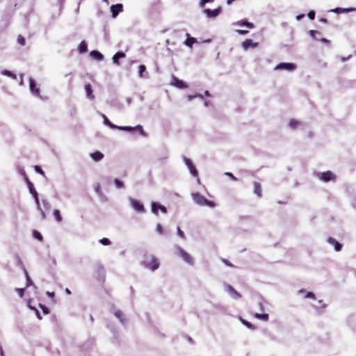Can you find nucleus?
I'll return each instance as SVG.
<instances>
[{
  "label": "nucleus",
  "mask_w": 356,
  "mask_h": 356,
  "mask_svg": "<svg viewBox=\"0 0 356 356\" xmlns=\"http://www.w3.org/2000/svg\"><path fill=\"white\" fill-rule=\"evenodd\" d=\"M94 189H95V193H97V195H98V197L100 198V200L102 201H106V197L104 196V195L103 194V193L101 191V186H100V184L99 183H97L94 186Z\"/></svg>",
  "instance_id": "18"
},
{
  "label": "nucleus",
  "mask_w": 356,
  "mask_h": 356,
  "mask_svg": "<svg viewBox=\"0 0 356 356\" xmlns=\"http://www.w3.org/2000/svg\"><path fill=\"white\" fill-rule=\"evenodd\" d=\"M0 356H4L3 348H2V346L1 344H0Z\"/></svg>",
  "instance_id": "60"
},
{
  "label": "nucleus",
  "mask_w": 356,
  "mask_h": 356,
  "mask_svg": "<svg viewBox=\"0 0 356 356\" xmlns=\"http://www.w3.org/2000/svg\"><path fill=\"white\" fill-rule=\"evenodd\" d=\"M238 34L240 35H245L248 33V31L247 30H241V29H238L236 31Z\"/></svg>",
  "instance_id": "53"
},
{
  "label": "nucleus",
  "mask_w": 356,
  "mask_h": 356,
  "mask_svg": "<svg viewBox=\"0 0 356 356\" xmlns=\"http://www.w3.org/2000/svg\"><path fill=\"white\" fill-rule=\"evenodd\" d=\"M113 314L115 316V317L118 318L122 324L124 323L125 318H124L123 313L121 311L115 310Z\"/></svg>",
  "instance_id": "26"
},
{
  "label": "nucleus",
  "mask_w": 356,
  "mask_h": 356,
  "mask_svg": "<svg viewBox=\"0 0 356 356\" xmlns=\"http://www.w3.org/2000/svg\"><path fill=\"white\" fill-rule=\"evenodd\" d=\"M15 291L17 292L18 295L22 298L24 296V289L20 288H17Z\"/></svg>",
  "instance_id": "49"
},
{
  "label": "nucleus",
  "mask_w": 356,
  "mask_h": 356,
  "mask_svg": "<svg viewBox=\"0 0 356 356\" xmlns=\"http://www.w3.org/2000/svg\"><path fill=\"white\" fill-rule=\"evenodd\" d=\"M29 286H33L34 288H36V286L33 283L30 277H28V279H26V287Z\"/></svg>",
  "instance_id": "47"
},
{
  "label": "nucleus",
  "mask_w": 356,
  "mask_h": 356,
  "mask_svg": "<svg viewBox=\"0 0 356 356\" xmlns=\"http://www.w3.org/2000/svg\"><path fill=\"white\" fill-rule=\"evenodd\" d=\"M33 236L37 238L38 240H39L40 241H42V234L38 232V231H35L34 230L33 232Z\"/></svg>",
  "instance_id": "36"
},
{
  "label": "nucleus",
  "mask_w": 356,
  "mask_h": 356,
  "mask_svg": "<svg viewBox=\"0 0 356 356\" xmlns=\"http://www.w3.org/2000/svg\"><path fill=\"white\" fill-rule=\"evenodd\" d=\"M85 90L86 92V97L88 99L92 100L95 99V96L93 95V90L92 89V87L90 84H86L85 85Z\"/></svg>",
  "instance_id": "21"
},
{
  "label": "nucleus",
  "mask_w": 356,
  "mask_h": 356,
  "mask_svg": "<svg viewBox=\"0 0 356 356\" xmlns=\"http://www.w3.org/2000/svg\"><path fill=\"white\" fill-rule=\"evenodd\" d=\"M90 157L94 161L98 162L104 158V154L101 152L96 151L90 154Z\"/></svg>",
  "instance_id": "20"
},
{
  "label": "nucleus",
  "mask_w": 356,
  "mask_h": 356,
  "mask_svg": "<svg viewBox=\"0 0 356 356\" xmlns=\"http://www.w3.org/2000/svg\"><path fill=\"white\" fill-rule=\"evenodd\" d=\"M305 298H313V299H314V298H315V295H314V293H312V292H307V294H306V296H305Z\"/></svg>",
  "instance_id": "52"
},
{
  "label": "nucleus",
  "mask_w": 356,
  "mask_h": 356,
  "mask_svg": "<svg viewBox=\"0 0 356 356\" xmlns=\"http://www.w3.org/2000/svg\"><path fill=\"white\" fill-rule=\"evenodd\" d=\"M79 51L80 53H85L87 51V44L84 40L81 41L79 44Z\"/></svg>",
  "instance_id": "29"
},
{
  "label": "nucleus",
  "mask_w": 356,
  "mask_h": 356,
  "mask_svg": "<svg viewBox=\"0 0 356 356\" xmlns=\"http://www.w3.org/2000/svg\"><path fill=\"white\" fill-rule=\"evenodd\" d=\"M120 129V130H122V131H139L140 134L142 135V136H146L143 129V127L141 125H137L136 127H129V126H124V127H120V126H118L117 129Z\"/></svg>",
  "instance_id": "5"
},
{
  "label": "nucleus",
  "mask_w": 356,
  "mask_h": 356,
  "mask_svg": "<svg viewBox=\"0 0 356 356\" xmlns=\"http://www.w3.org/2000/svg\"><path fill=\"white\" fill-rule=\"evenodd\" d=\"M175 248L178 255L181 257L185 262L191 265L193 264V258L186 252H185L179 246H176Z\"/></svg>",
  "instance_id": "4"
},
{
  "label": "nucleus",
  "mask_w": 356,
  "mask_h": 356,
  "mask_svg": "<svg viewBox=\"0 0 356 356\" xmlns=\"http://www.w3.org/2000/svg\"><path fill=\"white\" fill-rule=\"evenodd\" d=\"M28 186H29V192L33 196V198H34L35 202V203L37 204L38 209L40 211V214H41L42 218V219H45L46 218V213H45L44 211L42 210L40 208V207L38 195V193H37L36 190L35 189V188L33 186V184L31 182L29 181L28 182Z\"/></svg>",
  "instance_id": "3"
},
{
  "label": "nucleus",
  "mask_w": 356,
  "mask_h": 356,
  "mask_svg": "<svg viewBox=\"0 0 356 356\" xmlns=\"http://www.w3.org/2000/svg\"><path fill=\"white\" fill-rule=\"evenodd\" d=\"M46 294L51 298H53L54 297V292H49L47 291Z\"/></svg>",
  "instance_id": "54"
},
{
  "label": "nucleus",
  "mask_w": 356,
  "mask_h": 356,
  "mask_svg": "<svg viewBox=\"0 0 356 356\" xmlns=\"http://www.w3.org/2000/svg\"><path fill=\"white\" fill-rule=\"evenodd\" d=\"M214 0H200V7L203 8L207 3L212 2Z\"/></svg>",
  "instance_id": "42"
},
{
  "label": "nucleus",
  "mask_w": 356,
  "mask_h": 356,
  "mask_svg": "<svg viewBox=\"0 0 356 356\" xmlns=\"http://www.w3.org/2000/svg\"><path fill=\"white\" fill-rule=\"evenodd\" d=\"M356 10V8H336L334 9H332L330 12L334 13H350L352 11Z\"/></svg>",
  "instance_id": "19"
},
{
  "label": "nucleus",
  "mask_w": 356,
  "mask_h": 356,
  "mask_svg": "<svg viewBox=\"0 0 356 356\" xmlns=\"http://www.w3.org/2000/svg\"><path fill=\"white\" fill-rule=\"evenodd\" d=\"M35 314H36L37 318L39 320L42 319V316H41V315H40V312H39V311L38 309L35 311Z\"/></svg>",
  "instance_id": "55"
},
{
  "label": "nucleus",
  "mask_w": 356,
  "mask_h": 356,
  "mask_svg": "<svg viewBox=\"0 0 356 356\" xmlns=\"http://www.w3.org/2000/svg\"><path fill=\"white\" fill-rule=\"evenodd\" d=\"M299 124V122L296 120H291L289 122V126L292 129H295L298 124Z\"/></svg>",
  "instance_id": "37"
},
{
  "label": "nucleus",
  "mask_w": 356,
  "mask_h": 356,
  "mask_svg": "<svg viewBox=\"0 0 356 356\" xmlns=\"http://www.w3.org/2000/svg\"><path fill=\"white\" fill-rule=\"evenodd\" d=\"M1 74L3 75L10 76V77L13 78V79H15L17 78L16 75L15 74H13L12 72L7 70H3L1 72Z\"/></svg>",
  "instance_id": "30"
},
{
  "label": "nucleus",
  "mask_w": 356,
  "mask_h": 356,
  "mask_svg": "<svg viewBox=\"0 0 356 356\" xmlns=\"http://www.w3.org/2000/svg\"><path fill=\"white\" fill-rule=\"evenodd\" d=\"M90 54L92 58L97 60H102L104 58V56L100 52L95 50L90 51Z\"/></svg>",
  "instance_id": "24"
},
{
  "label": "nucleus",
  "mask_w": 356,
  "mask_h": 356,
  "mask_svg": "<svg viewBox=\"0 0 356 356\" xmlns=\"http://www.w3.org/2000/svg\"><path fill=\"white\" fill-rule=\"evenodd\" d=\"M195 97H199L200 99H203V95L202 94H195L194 95H188V99L189 101H191L192 99H193Z\"/></svg>",
  "instance_id": "40"
},
{
  "label": "nucleus",
  "mask_w": 356,
  "mask_h": 356,
  "mask_svg": "<svg viewBox=\"0 0 356 356\" xmlns=\"http://www.w3.org/2000/svg\"><path fill=\"white\" fill-rule=\"evenodd\" d=\"M159 209H160L164 213H165L167 212V209L165 207H164L157 202H152V213H154V214H157Z\"/></svg>",
  "instance_id": "12"
},
{
  "label": "nucleus",
  "mask_w": 356,
  "mask_h": 356,
  "mask_svg": "<svg viewBox=\"0 0 356 356\" xmlns=\"http://www.w3.org/2000/svg\"><path fill=\"white\" fill-rule=\"evenodd\" d=\"M42 202L46 210H49L50 209V205L47 200H42Z\"/></svg>",
  "instance_id": "48"
},
{
  "label": "nucleus",
  "mask_w": 356,
  "mask_h": 356,
  "mask_svg": "<svg viewBox=\"0 0 356 356\" xmlns=\"http://www.w3.org/2000/svg\"><path fill=\"white\" fill-rule=\"evenodd\" d=\"M114 184L118 188H122L124 187V183L118 179H114Z\"/></svg>",
  "instance_id": "34"
},
{
  "label": "nucleus",
  "mask_w": 356,
  "mask_h": 356,
  "mask_svg": "<svg viewBox=\"0 0 356 356\" xmlns=\"http://www.w3.org/2000/svg\"><path fill=\"white\" fill-rule=\"evenodd\" d=\"M242 323L243 325H245L248 328L253 329V326L250 322L245 321V320H242Z\"/></svg>",
  "instance_id": "45"
},
{
  "label": "nucleus",
  "mask_w": 356,
  "mask_h": 356,
  "mask_svg": "<svg viewBox=\"0 0 356 356\" xmlns=\"http://www.w3.org/2000/svg\"><path fill=\"white\" fill-rule=\"evenodd\" d=\"M187 39L185 40L184 44L188 47H192L193 43L196 42V39L195 38L190 37L188 33H186Z\"/></svg>",
  "instance_id": "25"
},
{
  "label": "nucleus",
  "mask_w": 356,
  "mask_h": 356,
  "mask_svg": "<svg viewBox=\"0 0 356 356\" xmlns=\"http://www.w3.org/2000/svg\"><path fill=\"white\" fill-rule=\"evenodd\" d=\"M102 117L104 119V123L105 124L108 125L111 129H117L118 126L113 124L112 122H111L105 115L102 114Z\"/></svg>",
  "instance_id": "27"
},
{
  "label": "nucleus",
  "mask_w": 356,
  "mask_h": 356,
  "mask_svg": "<svg viewBox=\"0 0 356 356\" xmlns=\"http://www.w3.org/2000/svg\"><path fill=\"white\" fill-rule=\"evenodd\" d=\"M192 197H193V201L197 204L200 205V206H207L211 208H213L216 205L213 202L206 199L204 196H202L199 193H193Z\"/></svg>",
  "instance_id": "2"
},
{
  "label": "nucleus",
  "mask_w": 356,
  "mask_h": 356,
  "mask_svg": "<svg viewBox=\"0 0 356 356\" xmlns=\"http://www.w3.org/2000/svg\"><path fill=\"white\" fill-rule=\"evenodd\" d=\"M98 270L99 272H102V273L104 272V268H103V266L102 265L98 266Z\"/></svg>",
  "instance_id": "58"
},
{
  "label": "nucleus",
  "mask_w": 356,
  "mask_h": 356,
  "mask_svg": "<svg viewBox=\"0 0 356 356\" xmlns=\"http://www.w3.org/2000/svg\"><path fill=\"white\" fill-rule=\"evenodd\" d=\"M35 171H36V172H38V173H40V174H41V175H44V171L40 168V166H38V165L35 166Z\"/></svg>",
  "instance_id": "51"
},
{
  "label": "nucleus",
  "mask_w": 356,
  "mask_h": 356,
  "mask_svg": "<svg viewBox=\"0 0 356 356\" xmlns=\"http://www.w3.org/2000/svg\"><path fill=\"white\" fill-rule=\"evenodd\" d=\"M296 69V65L291 63H280L275 67V70H284L287 71H293Z\"/></svg>",
  "instance_id": "6"
},
{
  "label": "nucleus",
  "mask_w": 356,
  "mask_h": 356,
  "mask_svg": "<svg viewBox=\"0 0 356 356\" xmlns=\"http://www.w3.org/2000/svg\"><path fill=\"white\" fill-rule=\"evenodd\" d=\"M225 287L233 298L239 299L241 297V294L238 293L231 285L227 284Z\"/></svg>",
  "instance_id": "14"
},
{
  "label": "nucleus",
  "mask_w": 356,
  "mask_h": 356,
  "mask_svg": "<svg viewBox=\"0 0 356 356\" xmlns=\"http://www.w3.org/2000/svg\"><path fill=\"white\" fill-rule=\"evenodd\" d=\"M184 162L185 165L188 167L191 174L193 177H197L198 172H197L195 166L193 164V162L191 161V160L189 159L188 158L184 157Z\"/></svg>",
  "instance_id": "7"
},
{
  "label": "nucleus",
  "mask_w": 356,
  "mask_h": 356,
  "mask_svg": "<svg viewBox=\"0 0 356 356\" xmlns=\"http://www.w3.org/2000/svg\"><path fill=\"white\" fill-rule=\"evenodd\" d=\"M236 24L239 26H245L249 29L254 28V24L252 23L247 22L245 20L238 21V22H236Z\"/></svg>",
  "instance_id": "28"
},
{
  "label": "nucleus",
  "mask_w": 356,
  "mask_h": 356,
  "mask_svg": "<svg viewBox=\"0 0 356 356\" xmlns=\"http://www.w3.org/2000/svg\"><path fill=\"white\" fill-rule=\"evenodd\" d=\"M225 175L229 177L232 180L236 181L237 179L234 177V175L231 172H225Z\"/></svg>",
  "instance_id": "46"
},
{
  "label": "nucleus",
  "mask_w": 356,
  "mask_h": 356,
  "mask_svg": "<svg viewBox=\"0 0 356 356\" xmlns=\"http://www.w3.org/2000/svg\"><path fill=\"white\" fill-rule=\"evenodd\" d=\"M305 17V15L304 14H301V15H298L296 16V19L297 20H300L301 19H302L303 17Z\"/></svg>",
  "instance_id": "56"
},
{
  "label": "nucleus",
  "mask_w": 356,
  "mask_h": 356,
  "mask_svg": "<svg viewBox=\"0 0 356 356\" xmlns=\"http://www.w3.org/2000/svg\"><path fill=\"white\" fill-rule=\"evenodd\" d=\"M40 307L42 309L44 314H48L49 313V309L45 305L40 304Z\"/></svg>",
  "instance_id": "41"
},
{
  "label": "nucleus",
  "mask_w": 356,
  "mask_h": 356,
  "mask_svg": "<svg viewBox=\"0 0 356 356\" xmlns=\"http://www.w3.org/2000/svg\"><path fill=\"white\" fill-rule=\"evenodd\" d=\"M125 57V54L122 51L117 52L113 56V62L115 64L119 65V59Z\"/></svg>",
  "instance_id": "22"
},
{
  "label": "nucleus",
  "mask_w": 356,
  "mask_h": 356,
  "mask_svg": "<svg viewBox=\"0 0 356 356\" xmlns=\"http://www.w3.org/2000/svg\"><path fill=\"white\" fill-rule=\"evenodd\" d=\"M222 11L221 7H218L215 10H210L209 8L204 9L203 13L207 15L209 18H214L217 17Z\"/></svg>",
  "instance_id": "9"
},
{
  "label": "nucleus",
  "mask_w": 356,
  "mask_h": 356,
  "mask_svg": "<svg viewBox=\"0 0 356 356\" xmlns=\"http://www.w3.org/2000/svg\"><path fill=\"white\" fill-rule=\"evenodd\" d=\"M257 42H253V41L250 39H247L242 43V47L245 50L248 49L250 47L252 48L257 47Z\"/></svg>",
  "instance_id": "16"
},
{
  "label": "nucleus",
  "mask_w": 356,
  "mask_h": 356,
  "mask_svg": "<svg viewBox=\"0 0 356 356\" xmlns=\"http://www.w3.org/2000/svg\"><path fill=\"white\" fill-rule=\"evenodd\" d=\"M255 316L257 318L265 321H268V314H256Z\"/></svg>",
  "instance_id": "32"
},
{
  "label": "nucleus",
  "mask_w": 356,
  "mask_h": 356,
  "mask_svg": "<svg viewBox=\"0 0 356 356\" xmlns=\"http://www.w3.org/2000/svg\"><path fill=\"white\" fill-rule=\"evenodd\" d=\"M319 178L322 181L326 182V181H329L332 179H334L335 178V176L332 172L327 171V172L321 173L319 175Z\"/></svg>",
  "instance_id": "11"
},
{
  "label": "nucleus",
  "mask_w": 356,
  "mask_h": 356,
  "mask_svg": "<svg viewBox=\"0 0 356 356\" xmlns=\"http://www.w3.org/2000/svg\"><path fill=\"white\" fill-rule=\"evenodd\" d=\"M24 274H25V276H26V279H28V277H30L29 275V273L27 272V270L26 269H24Z\"/></svg>",
  "instance_id": "62"
},
{
  "label": "nucleus",
  "mask_w": 356,
  "mask_h": 356,
  "mask_svg": "<svg viewBox=\"0 0 356 356\" xmlns=\"http://www.w3.org/2000/svg\"><path fill=\"white\" fill-rule=\"evenodd\" d=\"M156 232L160 234H163V227L161 225V224H157L156 225Z\"/></svg>",
  "instance_id": "50"
},
{
  "label": "nucleus",
  "mask_w": 356,
  "mask_h": 356,
  "mask_svg": "<svg viewBox=\"0 0 356 356\" xmlns=\"http://www.w3.org/2000/svg\"><path fill=\"white\" fill-rule=\"evenodd\" d=\"M309 33L310 36L312 37V38L314 40H320V38H318V36H316V34L321 35L320 32H318L317 31H314V30H310L309 31Z\"/></svg>",
  "instance_id": "31"
},
{
  "label": "nucleus",
  "mask_w": 356,
  "mask_h": 356,
  "mask_svg": "<svg viewBox=\"0 0 356 356\" xmlns=\"http://www.w3.org/2000/svg\"><path fill=\"white\" fill-rule=\"evenodd\" d=\"M29 307L31 309L34 310L35 312L37 310V309H36L35 307H33V306H31V305H29Z\"/></svg>",
  "instance_id": "64"
},
{
  "label": "nucleus",
  "mask_w": 356,
  "mask_h": 356,
  "mask_svg": "<svg viewBox=\"0 0 356 356\" xmlns=\"http://www.w3.org/2000/svg\"><path fill=\"white\" fill-rule=\"evenodd\" d=\"M307 17L313 20L315 18V12L314 10H311L308 13Z\"/></svg>",
  "instance_id": "43"
},
{
  "label": "nucleus",
  "mask_w": 356,
  "mask_h": 356,
  "mask_svg": "<svg viewBox=\"0 0 356 356\" xmlns=\"http://www.w3.org/2000/svg\"><path fill=\"white\" fill-rule=\"evenodd\" d=\"M327 241L334 246V250L337 252H339L341 250L342 245L341 243H339L338 241H337L334 238L332 237H329L327 240Z\"/></svg>",
  "instance_id": "17"
},
{
  "label": "nucleus",
  "mask_w": 356,
  "mask_h": 356,
  "mask_svg": "<svg viewBox=\"0 0 356 356\" xmlns=\"http://www.w3.org/2000/svg\"><path fill=\"white\" fill-rule=\"evenodd\" d=\"M100 243L103 245H108L111 244V241L107 238H103L100 240Z\"/></svg>",
  "instance_id": "39"
},
{
  "label": "nucleus",
  "mask_w": 356,
  "mask_h": 356,
  "mask_svg": "<svg viewBox=\"0 0 356 356\" xmlns=\"http://www.w3.org/2000/svg\"><path fill=\"white\" fill-rule=\"evenodd\" d=\"M17 258L18 264H19V265H21V266H23L22 261V260L20 259L19 257V256H17Z\"/></svg>",
  "instance_id": "61"
},
{
  "label": "nucleus",
  "mask_w": 356,
  "mask_h": 356,
  "mask_svg": "<svg viewBox=\"0 0 356 356\" xmlns=\"http://www.w3.org/2000/svg\"><path fill=\"white\" fill-rule=\"evenodd\" d=\"M177 234L179 237L182 238H185V235L183 231L179 228V227H177Z\"/></svg>",
  "instance_id": "44"
},
{
  "label": "nucleus",
  "mask_w": 356,
  "mask_h": 356,
  "mask_svg": "<svg viewBox=\"0 0 356 356\" xmlns=\"http://www.w3.org/2000/svg\"><path fill=\"white\" fill-rule=\"evenodd\" d=\"M123 6L122 3H117L115 5H112L111 7V11L112 13V17L113 18L116 17L120 12L122 10Z\"/></svg>",
  "instance_id": "13"
},
{
  "label": "nucleus",
  "mask_w": 356,
  "mask_h": 356,
  "mask_svg": "<svg viewBox=\"0 0 356 356\" xmlns=\"http://www.w3.org/2000/svg\"><path fill=\"white\" fill-rule=\"evenodd\" d=\"M143 267L149 268L152 271L156 270L159 267V261L152 254L145 255V259L141 262Z\"/></svg>",
  "instance_id": "1"
},
{
  "label": "nucleus",
  "mask_w": 356,
  "mask_h": 356,
  "mask_svg": "<svg viewBox=\"0 0 356 356\" xmlns=\"http://www.w3.org/2000/svg\"><path fill=\"white\" fill-rule=\"evenodd\" d=\"M25 38L22 36V35H19L18 38H17V42L22 45V46H24L25 44Z\"/></svg>",
  "instance_id": "38"
},
{
  "label": "nucleus",
  "mask_w": 356,
  "mask_h": 356,
  "mask_svg": "<svg viewBox=\"0 0 356 356\" xmlns=\"http://www.w3.org/2000/svg\"><path fill=\"white\" fill-rule=\"evenodd\" d=\"M171 85L179 88V89H184L187 88V85L181 80H179L175 76H172V81H171Z\"/></svg>",
  "instance_id": "10"
},
{
  "label": "nucleus",
  "mask_w": 356,
  "mask_h": 356,
  "mask_svg": "<svg viewBox=\"0 0 356 356\" xmlns=\"http://www.w3.org/2000/svg\"><path fill=\"white\" fill-rule=\"evenodd\" d=\"M254 193L258 197H261V188L259 183L254 181Z\"/></svg>",
  "instance_id": "23"
},
{
  "label": "nucleus",
  "mask_w": 356,
  "mask_h": 356,
  "mask_svg": "<svg viewBox=\"0 0 356 356\" xmlns=\"http://www.w3.org/2000/svg\"><path fill=\"white\" fill-rule=\"evenodd\" d=\"M320 40L323 42H325V43H329L330 41L328 40H327L326 38H320Z\"/></svg>",
  "instance_id": "57"
},
{
  "label": "nucleus",
  "mask_w": 356,
  "mask_h": 356,
  "mask_svg": "<svg viewBox=\"0 0 356 356\" xmlns=\"http://www.w3.org/2000/svg\"><path fill=\"white\" fill-rule=\"evenodd\" d=\"M65 291L68 295L71 294V291H70V290L68 288H66Z\"/></svg>",
  "instance_id": "63"
},
{
  "label": "nucleus",
  "mask_w": 356,
  "mask_h": 356,
  "mask_svg": "<svg viewBox=\"0 0 356 356\" xmlns=\"http://www.w3.org/2000/svg\"><path fill=\"white\" fill-rule=\"evenodd\" d=\"M129 201L131 203V207L138 212L139 213H143L145 211L144 206L143 204L140 202L139 201L133 199L131 197L129 198Z\"/></svg>",
  "instance_id": "8"
},
{
  "label": "nucleus",
  "mask_w": 356,
  "mask_h": 356,
  "mask_svg": "<svg viewBox=\"0 0 356 356\" xmlns=\"http://www.w3.org/2000/svg\"><path fill=\"white\" fill-rule=\"evenodd\" d=\"M23 76H24V74H20V79H19V81H19V84H20V85H22V84H23Z\"/></svg>",
  "instance_id": "59"
},
{
  "label": "nucleus",
  "mask_w": 356,
  "mask_h": 356,
  "mask_svg": "<svg viewBox=\"0 0 356 356\" xmlns=\"http://www.w3.org/2000/svg\"><path fill=\"white\" fill-rule=\"evenodd\" d=\"M29 88L32 93L38 95L40 93V89L36 88V83L33 78L29 79Z\"/></svg>",
  "instance_id": "15"
},
{
  "label": "nucleus",
  "mask_w": 356,
  "mask_h": 356,
  "mask_svg": "<svg viewBox=\"0 0 356 356\" xmlns=\"http://www.w3.org/2000/svg\"><path fill=\"white\" fill-rule=\"evenodd\" d=\"M54 217H55L56 220L58 222H61V221H62V217H61V216H60V211H59V210H58V209H55V210L54 211Z\"/></svg>",
  "instance_id": "33"
},
{
  "label": "nucleus",
  "mask_w": 356,
  "mask_h": 356,
  "mask_svg": "<svg viewBox=\"0 0 356 356\" xmlns=\"http://www.w3.org/2000/svg\"><path fill=\"white\" fill-rule=\"evenodd\" d=\"M146 70V67L144 65H140L138 67V76L143 77V74Z\"/></svg>",
  "instance_id": "35"
}]
</instances>
